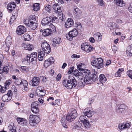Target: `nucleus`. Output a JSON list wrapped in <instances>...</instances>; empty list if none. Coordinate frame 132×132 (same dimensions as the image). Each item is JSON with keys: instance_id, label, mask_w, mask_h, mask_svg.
<instances>
[{"instance_id": "obj_1", "label": "nucleus", "mask_w": 132, "mask_h": 132, "mask_svg": "<svg viewBox=\"0 0 132 132\" xmlns=\"http://www.w3.org/2000/svg\"><path fill=\"white\" fill-rule=\"evenodd\" d=\"M63 85L67 88L71 89L73 87H75L77 84V82L75 78L72 75H70L68 79L63 80Z\"/></svg>"}, {"instance_id": "obj_2", "label": "nucleus", "mask_w": 132, "mask_h": 132, "mask_svg": "<svg viewBox=\"0 0 132 132\" xmlns=\"http://www.w3.org/2000/svg\"><path fill=\"white\" fill-rule=\"evenodd\" d=\"M92 65L98 69L102 67L103 65V61L101 58H95L91 62Z\"/></svg>"}, {"instance_id": "obj_3", "label": "nucleus", "mask_w": 132, "mask_h": 132, "mask_svg": "<svg viewBox=\"0 0 132 132\" xmlns=\"http://www.w3.org/2000/svg\"><path fill=\"white\" fill-rule=\"evenodd\" d=\"M39 118L34 115H30L29 117V122L32 126H34L40 121Z\"/></svg>"}, {"instance_id": "obj_4", "label": "nucleus", "mask_w": 132, "mask_h": 132, "mask_svg": "<svg viewBox=\"0 0 132 132\" xmlns=\"http://www.w3.org/2000/svg\"><path fill=\"white\" fill-rule=\"evenodd\" d=\"M88 72H85L84 73L85 77L84 79V82L87 84H91L93 82V75L90 73L89 71Z\"/></svg>"}, {"instance_id": "obj_5", "label": "nucleus", "mask_w": 132, "mask_h": 132, "mask_svg": "<svg viewBox=\"0 0 132 132\" xmlns=\"http://www.w3.org/2000/svg\"><path fill=\"white\" fill-rule=\"evenodd\" d=\"M78 34L77 30L73 29L72 30L70 31L68 34L66 35V36L67 39L70 41L72 40L73 37L77 36Z\"/></svg>"}, {"instance_id": "obj_6", "label": "nucleus", "mask_w": 132, "mask_h": 132, "mask_svg": "<svg viewBox=\"0 0 132 132\" xmlns=\"http://www.w3.org/2000/svg\"><path fill=\"white\" fill-rule=\"evenodd\" d=\"M77 116L76 110L75 109H72L71 112L69 115L67 116L66 120L69 121H73Z\"/></svg>"}, {"instance_id": "obj_7", "label": "nucleus", "mask_w": 132, "mask_h": 132, "mask_svg": "<svg viewBox=\"0 0 132 132\" xmlns=\"http://www.w3.org/2000/svg\"><path fill=\"white\" fill-rule=\"evenodd\" d=\"M41 46L44 52L47 54L51 52V48L50 45L46 41L42 42Z\"/></svg>"}, {"instance_id": "obj_8", "label": "nucleus", "mask_w": 132, "mask_h": 132, "mask_svg": "<svg viewBox=\"0 0 132 132\" xmlns=\"http://www.w3.org/2000/svg\"><path fill=\"white\" fill-rule=\"evenodd\" d=\"M52 17L48 16L44 18L42 20L41 23L43 26H50L51 24Z\"/></svg>"}, {"instance_id": "obj_9", "label": "nucleus", "mask_w": 132, "mask_h": 132, "mask_svg": "<svg viewBox=\"0 0 132 132\" xmlns=\"http://www.w3.org/2000/svg\"><path fill=\"white\" fill-rule=\"evenodd\" d=\"M13 93L11 90H9L7 94L3 95L2 97V100L4 102H7L12 98Z\"/></svg>"}, {"instance_id": "obj_10", "label": "nucleus", "mask_w": 132, "mask_h": 132, "mask_svg": "<svg viewBox=\"0 0 132 132\" xmlns=\"http://www.w3.org/2000/svg\"><path fill=\"white\" fill-rule=\"evenodd\" d=\"M38 103L37 102H34L31 104V110L34 113L36 114L39 112Z\"/></svg>"}, {"instance_id": "obj_11", "label": "nucleus", "mask_w": 132, "mask_h": 132, "mask_svg": "<svg viewBox=\"0 0 132 132\" xmlns=\"http://www.w3.org/2000/svg\"><path fill=\"white\" fill-rule=\"evenodd\" d=\"M43 87H38L35 91L36 95L39 97H43L44 96L45 93V91L43 90Z\"/></svg>"}, {"instance_id": "obj_12", "label": "nucleus", "mask_w": 132, "mask_h": 132, "mask_svg": "<svg viewBox=\"0 0 132 132\" xmlns=\"http://www.w3.org/2000/svg\"><path fill=\"white\" fill-rule=\"evenodd\" d=\"M24 24L27 26L29 27L32 30H34L36 29L38 26L37 23L35 22H28L27 20L26 22H24Z\"/></svg>"}, {"instance_id": "obj_13", "label": "nucleus", "mask_w": 132, "mask_h": 132, "mask_svg": "<svg viewBox=\"0 0 132 132\" xmlns=\"http://www.w3.org/2000/svg\"><path fill=\"white\" fill-rule=\"evenodd\" d=\"M40 83V79L38 77H35L29 81V84L32 86H38Z\"/></svg>"}, {"instance_id": "obj_14", "label": "nucleus", "mask_w": 132, "mask_h": 132, "mask_svg": "<svg viewBox=\"0 0 132 132\" xmlns=\"http://www.w3.org/2000/svg\"><path fill=\"white\" fill-rule=\"evenodd\" d=\"M26 28L23 26H20L17 28L16 32L19 35H21L26 32Z\"/></svg>"}, {"instance_id": "obj_15", "label": "nucleus", "mask_w": 132, "mask_h": 132, "mask_svg": "<svg viewBox=\"0 0 132 132\" xmlns=\"http://www.w3.org/2000/svg\"><path fill=\"white\" fill-rule=\"evenodd\" d=\"M127 109V107L125 104H120L117 105L116 108V111L118 113H121L124 110H126Z\"/></svg>"}, {"instance_id": "obj_16", "label": "nucleus", "mask_w": 132, "mask_h": 132, "mask_svg": "<svg viewBox=\"0 0 132 132\" xmlns=\"http://www.w3.org/2000/svg\"><path fill=\"white\" fill-rule=\"evenodd\" d=\"M84 114L88 117H91L94 114V113L92 110H90L89 108H86L84 110Z\"/></svg>"}, {"instance_id": "obj_17", "label": "nucleus", "mask_w": 132, "mask_h": 132, "mask_svg": "<svg viewBox=\"0 0 132 132\" xmlns=\"http://www.w3.org/2000/svg\"><path fill=\"white\" fill-rule=\"evenodd\" d=\"M22 47L24 49L29 50H32L34 49V47L32 45L29 44L23 43L22 44Z\"/></svg>"}, {"instance_id": "obj_18", "label": "nucleus", "mask_w": 132, "mask_h": 132, "mask_svg": "<svg viewBox=\"0 0 132 132\" xmlns=\"http://www.w3.org/2000/svg\"><path fill=\"white\" fill-rule=\"evenodd\" d=\"M73 24L72 19H68L67 21L65 24V26L66 28H69L71 27Z\"/></svg>"}, {"instance_id": "obj_19", "label": "nucleus", "mask_w": 132, "mask_h": 132, "mask_svg": "<svg viewBox=\"0 0 132 132\" xmlns=\"http://www.w3.org/2000/svg\"><path fill=\"white\" fill-rule=\"evenodd\" d=\"M114 2L118 6L123 7L125 5V3L123 0H114Z\"/></svg>"}, {"instance_id": "obj_20", "label": "nucleus", "mask_w": 132, "mask_h": 132, "mask_svg": "<svg viewBox=\"0 0 132 132\" xmlns=\"http://www.w3.org/2000/svg\"><path fill=\"white\" fill-rule=\"evenodd\" d=\"M16 7L14 2H12L9 3L7 6V8L10 11H12Z\"/></svg>"}, {"instance_id": "obj_21", "label": "nucleus", "mask_w": 132, "mask_h": 132, "mask_svg": "<svg viewBox=\"0 0 132 132\" xmlns=\"http://www.w3.org/2000/svg\"><path fill=\"white\" fill-rule=\"evenodd\" d=\"M53 8L56 13H57L58 14H59L61 12V8L57 4L55 3L53 5Z\"/></svg>"}, {"instance_id": "obj_22", "label": "nucleus", "mask_w": 132, "mask_h": 132, "mask_svg": "<svg viewBox=\"0 0 132 132\" xmlns=\"http://www.w3.org/2000/svg\"><path fill=\"white\" fill-rule=\"evenodd\" d=\"M130 127V125L128 123H124L123 124H120L119 125V129L120 128L121 129H125L127 128H128Z\"/></svg>"}, {"instance_id": "obj_23", "label": "nucleus", "mask_w": 132, "mask_h": 132, "mask_svg": "<svg viewBox=\"0 0 132 132\" xmlns=\"http://www.w3.org/2000/svg\"><path fill=\"white\" fill-rule=\"evenodd\" d=\"M17 120L18 123L22 125H26L27 123V120L22 118H17Z\"/></svg>"}, {"instance_id": "obj_24", "label": "nucleus", "mask_w": 132, "mask_h": 132, "mask_svg": "<svg viewBox=\"0 0 132 132\" xmlns=\"http://www.w3.org/2000/svg\"><path fill=\"white\" fill-rule=\"evenodd\" d=\"M126 52L127 56H132V45L128 46Z\"/></svg>"}, {"instance_id": "obj_25", "label": "nucleus", "mask_w": 132, "mask_h": 132, "mask_svg": "<svg viewBox=\"0 0 132 132\" xmlns=\"http://www.w3.org/2000/svg\"><path fill=\"white\" fill-rule=\"evenodd\" d=\"M18 13L17 12H15L13 13L9 21V23L10 24H11L14 22V20L16 19Z\"/></svg>"}, {"instance_id": "obj_26", "label": "nucleus", "mask_w": 132, "mask_h": 132, "mask_svg": "<svg viewBox=\"0 0 132 132\" xmlns=\"http://www.w3.org/2000/svg\"><path fill=\"white\" fill-rule=\"evenodd\" d=\"M52 31L50 29H46L44 30V32L42 33V35L44 36L51 35L52 34Z\"/></svg>"}, {"instance_id": "obj_27", "label": "nucleus", "mask_w": 132, "mask_h": 132, "mask_svg": "<svg viewBox=\"0 0 132 132\" xmlns=\"http://www.w3.org/2000/svg\"><path fill=\"white\" fill-rule=\"evenodd\" d=\"M5 43L7 46L9 48L12 43V38L10 36H8L7 37Z\"/></svg>"}, {"instance_id": "obj_28", "label": "nucleus", "mask_w": 132, "mask_h": 132, "mask_svg": "<svg viewBox=\"0 0 132 132\" xmlns=\"http://www.w3.org/2000/svg\"><path fill=\"white\" fill-rule=\"evenodd\" d=\"M73 9L74 10V13L76 16H79V15L81 14V11L77 7H74Z\"/></svg>"}, {"instance_id": "obj_29", "label": "nucleus", "mask_w": 132, "mask_h": 132, "mask_svg": "<svg viewBox=\"0 0 132 132\" xmlns=\"http://www.w3.org/2000/svg\"><path fill=\"white\" fill-rule=\"evenodd\" d=\"M30 56L31 61V62L35 61L37 58V53L36 52L32 53L30 55Z\"/></svg>"}, {"instance_id": "obj_30", "label": "nucleus", "mask_w": 132, "mask_h": 132, "mask_svg": "<svg viewBox=\"0 0 132 132\" xmlns=\"http://www.w3.org/2000/svg\"><path fill=\"white\" fill-rule=\"evenodd\" d=\"M44 56V54L43 52L40 51L38 52V59L39 61H42L43 59V57Z\"/></svg>"}, {"instance_id": "obj_31", "label": "nucleus", "mask_w": 132, "mask_h": 132, "mask_svg": "<svg viewBox=\"0 0 132 132\" xmlns=\"http://www.w3.org/2000/svg\"><path fill=\"white\" fill-rule=\"evenodd\" d=\"M40 9L39 4L36 3L34 4L33 10L35 11H37Z\"/></svg>"}, {"instance_id": "obj_32", "label": "nucleus", "mask_w": 132, "mask_h": 132, "mask_svg": "<svg viewBox=\"0 0 132 132\" xmlns=\"http://www.w3.org/2000/svg\"><path fill=\"white\" fill-rule=\"evenodd\" d=\"M89 46L86 43L83 44L81 45V49L87 52Z\"/></svg>"}, {"instance_id": "obj_33", "label": "nucleus", "mask_w": 132, "mask_h": 132, "mask_svg": "<svg viewBox=\"0 0 132 132\" xmlns=\"http://www.w3.org/2000/svg\"><path fill=\"white\" fill-rule=\"evenodd\" d=\"M124 69L123 68L119 69L118 71L116 73L115 75V76L116 77H120L121 72L123 71Z\"/></svg>"}, {"instance_id": "obj_34", "label": "nucleus", "mask_w": 132, "mask_h": 132, "mask_svg": "<svg viewBox=\"0 0 132 132\" xmlns=\"http://www.w3.org/2000/svg\"><path fill=\"white\" fill-rule=\"evenodd\" d=\"M100 78V82H104L106 80V79L105 75L103 74H101L99 77Z\"/></svg>"}, {"instance_id": "obj_35", "label": "nucleus", "mask_w": 132, "mask_h": 132, "mask_svg": "<svg viewBox=\"0 0 132 132\" xmlns=\"http://www.w3.org/2000/svg\"><path fill=\"white\" fill-rule=\"evenodd\" d=\"M36 20V18L34 15H30L28 19H26L24 22H26L27 20H28V22L31 21V20Z\"/></svg>"}, {"instance_id": "obj_36", "label": "nucleus", "mask_w": 132, "mask_h": 132, "mask_svg": "<svg viewBox=\"0 0 132 132\" xmlns=\"http://www.w3.org/2000/svg\"><path fill=\"white\" fill-rule=\"evenodd\" d=\"M84 127L87 128H89L90 127V125L87 119L83 123Z\"/></svg>"}, {"instance_id": "obj_37", "label": "nucleus", "mask_w": 132, "mask_h": 132, "mask_svg": "<svg viewBox=\"0 0 132 132\" xmlns=\"http://www.w3.org/2000/svg\"><path fill=\"white\" fill-rule=\"evenodd\" d=\"M23 37L25 40H30L31 38V37L28 34L26 33L23 35Z\"/></svg>"}, {"instance_id": "obj_38", "label": "nucleus", "mask_w": 132, "mask_h": 132, "mask_svg": "<svg viewBox=\"0 0 132 132\" xmlns=\"http://www.w3.org/2000/svg\"><path fill=\"white\" fill-rule=\"evenodd\" d=\"M61 42V39L60 38L58 37H55L54 39L53 42L55 43L59 44Z\"/></svg>"}, {"instance_id": "obj_39", "label": "nucleus", "mask_w": 132, "mask_h": 132, "mask_svg": "<svg viewBox=\"0 0 132 132\" xmlns=\"http://www.w3.org/2000/svg\"><path fill=\"white\" fill-rule=\"evenodd\" d=\"M100 34L99 33H97L96 34L94 35V36L95 38H97L98 37V41H100L102 39V35H99Z\"/></svg>"}, {"instance_id": "obj_40", "label": "nucleus", "mask_w": 132, "mask_h": 132, "mask_svg": "<svg viewBox=\"0 0 132 132\" xmlns=\"http://www.w3.org/2000/svg\"><path fill=\"white\" fill-rule=\"evenodd\" d=\"M19 69L22 72L28 71V68L26 66H21L19 67Z\"/></svg>"}, {"instance_id": "obj_41", "label": "nucleus", "mask_w": 132, "mask_h": 132, "mask_svg": "<svg viewBox=\"0 0 132 132\" xmlns=\"http://www.w3.org/2000/svg\"><path fill=\"white\" fill-rule=\"evenodd\" d=\"M52 63L47 60H46L44 63V66L46 68L48 67Z\"/></svg>"}, {"instance_id": "obj_42", "label": "nucleus", "mask_w": 132, "mask_h": 132, "mask_svg": "<svg viewBox=\"0 0 132 132\" xmlns=\"http://www.w3.org/2000/svg\"><path fill=\"white\" fill-rule=\"evenodd\" d=\"M20 84L19 85H21L22 83L23 86L24 87H27L28 85L27 81L26 80H23V81L20 80Z\"/></svg>"}, {"instance_id": "obj_43", "label": "nucleus", "mask_w": 132, "mask_h": 132, "mask_svg": "<svg viewBox=\"0 0 132 132\" xmlns=\"http://www.w3.org/2000/svg\"><path fill=\"white\" fill-rule=\"evenodd\" d=\"M7 88L5 86L4 87L0 85V91L2 93H4L6 91Z\"/></svg>"}, {"instance_id": "obj_44", "label": "nucleus", "mask_w": 132, "mask_h": 132, "mask_svg": "<svg viewBox=\"0 0 132 132\" xmlns=\"http://www.w3.org/2000/svg\"><path fill=\"white\" fill-rule=\"evenodd\" d=\"M75 27L77 29L79 30H80L82 27L80 23L79 22H77L76 23Z\"/></svg>"}, {"instance_id": "obj_45", "label": "nucleus", "mask_w": 132, "mask_h": 132, "mask_svg": "<svg viewBox=\"0 0 132 132\" xmlns=\"http://www.w3.org/2000/svg\"><path fill=\"white\" fill-rule=\"evenodd\" d=\"M98 4L100 6H104L105 3L103 0H97Z\"/></svg>"}, {"instance_id": "obj_46", "label": "nucleus", "mask_w": 132, "mask_h": 132, "mask_svg": "<svg viewBox=\"0 0 132 132\" xmlns=\"http://www.w3.org/2000/svg\"><path fill=\"white\" fill-rule=\"evenodd\" d=\"M87 119H86V117L83 116H81L79 118V120H80L83 123Z\"/></svg>"}, {"instance_id": "obj_47", "label": "nucleus", "mask_w": 132, "mask_h": 132, "mask_svg": "<svg viewBox=\"0 0 132 132\" xmlns=\"http://www.w3.org/2000/svg\"><path fill=\"white\" fill-rule=\"evenodd\" d=\"M51 6L48 5H47L45 7V10L49 12H51Z\"/></svg>"}, {"instance_id": "obj_48", "label": "nucleus", "mask_w": 132, "mask_h": 132, "mask_svg": "<svg viewBox=\"0 0 132 132\" xmlns=\"http://www.w3.org/2000/svg\"><path fill=\"white\" fill-rule=\"evenodd\" d=\"M3 72H5L6 73H7L9 70V68L7 66H5L4 67H3Z\"/></svg>"}, {"instance_id": "obj_49", "label": "nucleus", "mask_w": 132, "mask_h": 132, "mask_svg": "<svg viewBox=\"0 0 132 132\" xmlns=\"http://www.w3.org/2000/svg\"><path fill=\"white\" fill-rule=\"evenodd\" d=\"M127 73L128 76L132 79V70L127 71Z\"/></svg>"}, {"instance_id": "obj_50", "label": "nucleus", "mask_w": 132, "mask_h": 132, "mask_svg": "<svg viewBox=\"0 0 132 132\" xmlns=\"http://www.w3.org/2000/svg\"><path fill=\"white\" fill-rule=\"evenodd\" d=\"M11 81L10 80H6L5 84V86L6 87H7L11 84Z\"/></svg>"}, {"instance_id": "obj_51", "label": "nucleus", "mask_w": 132, "mask_h": 132, "mask_svg": "<svg viewBox=\"0 0 132 132\" xmlns=\"http://www.w3.org/2000/svg\"><path fill=\"white\" fill-rule=\"evenodd\" d=\"M77 69L79 71H84V70L83 68H81V64H79L77 66Z\"/></svg>"}, {"instance_id": "obj_52", "label": "nucleus", "mask_w": 132, "mask_h": 132, "mask_svg": "<svg viewBox=\"0 0 132 132\" xmlns=\"http://www.w3.org/2000/svg\"><path fill=\"white\" fill-rule=\"evenodd\" d=\"M14 124L13 123H11V124L9 125L8 126V128L9 130V131L10 130H11L13 129V128L14 127Z\"/></svg>"}, {"instance_id": "obj_53", "label": "nucleus", "mask_w": 132, "mask_h": 132, "mask_svg": "<svg viewBox=\"0 0 132 132\" xmlns=\"http://www.w3.org/2000/svg\"><path fill=\"white\" fill-rule=\"evenodd\" d=\"M30 55L29 54L25 58V60L26 61H27L29 62H30L31 61L30 60Z\"/></svg>"}, {"instance_id": "obj_54", "label": "nucleus", "mask_w": 132, "mask_h": 132, "mask_svg": "<svg viewBox=\"0 0 132 132\" xmlns=\"http://www.w3.org/2000/svg\"><path fill=\"white\" fill-rule=\"evenodd\" d=\"M59 19L62 21L64 20V16H63L62 13H61L59 15Z\"/></svg>"}, {"instance_id": "obj_55", "label": "nucleus", "mask_w": 132, "mask_h": 132, "mask_svg": "<svg viewBox=\"0 0 132 132\" xmlns=\"http://www.w3.org/2000/svg\"><path fill=\"white\" fill-rule=\"evenodd\" d=\"M52 22H55L56 23H57V22L58 18L57 17L54 16L52 17Z\"/></svg>"}, {"instance_id": "obj_56", "label": "nucleus", "mask_w": 132, "mask_h": 132, "mask_svg": "<svg viewBox=\"0 0 132 132\" xmlns=\"http://www.w3.org/2000/svg\"><path fill=\"white\" fill-rule=\"evenodd\" d=\"M47 60L52 63H54V60L53 57H50L49 59H48Z\"/></svg>"}, {"instance_id": "obj_57", "label": "nucleus", "mask_w": 132, "mask_h": 132, "mask_svg": "<svg viewBox=\"0 0 132 132\" xmlns=\"http://www.w3.org/2000/svg\"><path fill=\"white\" fill-rule=\"evenodd\" d=\"M80 57L79 55H78L76 54H73L72 55L71 57L72 59H75L76 58H79Z\"/></svg>"}, {"instance_id": "obj_58", "label": "nucleus", "mask_w": 132, "mask_h": 132, "mask_svg": "<svg viewBox=\"0 0 132 132\" xmlns=\"http://www.w3.org/2000/svg\"><path fill=\"white\" fill-rule=\"evenodd\" d=\"M76 124H78L77 125L76 128L77 129H79L80 128H81V123H80L79 122H77Z\"/></svg>"}, {"instance_id": "obj_59", "label": "nucleus", "mask_w": 132, "mask_h": 132, "mask_svg": "<svg viewBox=\"0 0 132 132\" xmlns=\"http://www.w3.org/2000/svg\"><path fill=\"white\" fill-rule=\"evenodd\" d=\"M61 77V74H59L57 76L56 78V80L57 81H59Z\"/></svg>"}, {"instance_id": "obj_60", "label": "nucleus", "mask_w": 132, "mask_h": 132, "mask_svg": "<svg viewBox=\"0 0 132 132\" xmlns=\"http://www.w3.org/2000/svg\"><path fill=\"white\" fill-rule=\"evenodd\" d=\"M78 85L79 87H82L84 86L85 85V84L83 83V82L81 81H80L78 83Z\"/></svg>"}, {"instance_id": "obj_61", "label": "nucleus", "mask_w": 132, "mask_h": 132, "mask_svg": "<svg viewBox=\"0 0 132 132\" xmlns=\"http://www.w3.org/2000/svg\"><path fill=\"white\" fill-rule=\"evenodd\" d=\"M93 48L92 47H90L89 46L88 49L87 50V53H89V52H91L93 51Z\"/></svg>"}, {"instance_id": "obj_62", "label": "nucleus", "mask_w": 132, "mask_h": 132, "mask_svg": "<svg viewBox=\"0 0 132 132\" xmlns=\"http://www.w3.org/2000/svg\"><path fill=\"white\" fill-rule=\"evenodd\" d=\"M128 9L130 12L132 13V3L129 6Z\"/></svg>"}, {"instance_id": "obj_63", "label": "nucleus", "mask_w": 132, "mask_h": 132, "mask_svg": "<svg viewBox=\"0 0 132 132\" xmlns=\"http://www.w3.org/2000/svg\"><path fill=\"white\" fill-rule=\"evenodd\" d=\"M112 49L113 51L115 52L117 50V48L115 46H113L112 48Z\"/></svg>"}, {"instance_id": "obj_64", "label": "nucleus", "mask_w": 132, "mask_h": 132, "mask_svg": "<svg viewBox=\"0 0 132 132\" xmlns=\"http://www.w3.org/2000/svg\"><path fill=\"white\" fill-rule=\"evenodd\" d=\"M89 40L91 42L94 43L95 42V40L93 37H91L89 38Z\"/></svg>"}]
</instances>
